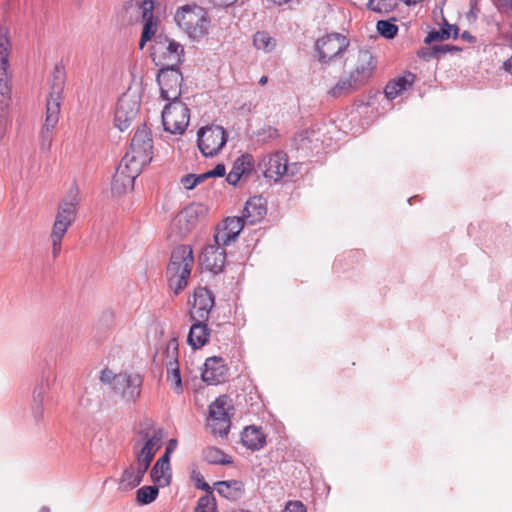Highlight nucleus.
<instances>
[{"instance_id": "1", "label": "nucleus", "mask_w": 512, "mask_h": 512, "mask_svg": "<svg viewBox=\"0 0 512 512\" xmlns=\"http://www.w3.org/2000/svg\"><path fill=\"white\" fill-rule=\"evenodd\" d=\"M138 433L143 445L138 449L137 444H135V460L124 469L119 480L120 487L127 490H132L140 485L154 456L162 445L163 430L154 428V422L151 419H145L140 424Z\"/></svg>"}, {"instance_id": "2", "label": "nucleus", "mask_w": 512, "mask_h": 512, "mask_svg": "<svg viewBox=\"0 0 512 512\" xmlns=\"http://www.w3.org/2000/svg\"><path fill=\"white\" fill-rule=\"evenodd\" d=\"M65 86V73L61 66L56 65L50 80V92L46 102V117L41 136V150L48 151L52 142V130L59 121L60 105Z\"/></svg>"}, {"instance_id": "3", "label": "nucleus", "mask_w": 512, "mask_h": 512, "mask_svg": "<svg viewBox=\"0 0 512 512\" xmlns=\"http://www.w3.org/2000/svg\"><path fill=\"white\" fill-rule=\"evenodd\" d=\"M80 200L79 189L72 187L58 204L55 221L50 234L53 258H57L61 252L62 239L76 219Z\"/></svg>"}, {"instance_id": "4", "label": "nucleus", "mask_w": 512, "mask_h": 512, "mask_svg": "<svg viewBox=\"0 0 512 512\" xmlns=\"http://www.w3.org/2000/svg\"><path fill=\"white\" fill-rule=\"evenodd\" d=\"M100 380L127 403H135L141 395L143 376L139 373L122 371L116 374L105 368L101 371Z\"/></svg>"}, {"instance_id": "5", "label": "nucleus", "mask_w": 512, "mask_h": 512, "mask_svg": "<svg viewBox=\"0 0 512 512\" xmlns=\"http://www.w3.org/2000/svg\"><path fill=\"white\" fill-rule=\"evenodd\" d=\"M193 263L194 257L191 246L179 245L173 249L166 275L168 285L175 294L186 287Z\"/></svg>"}, {"instance_id": "6", "label": "nucleus", "mask_w": 512, "mask_h": 512, "mask_svg": "<svg viewBox=\"0 0 512 512\" xmlns=\"http://www.w3.org/2000/svg\"><path fill=\"white\" fill-rule=\"evenodd\" d=\"M184 47L176 40L159 33L151 46V58L161 68L179 67L184 62Z\"/></svg>"}, {"instance_id": "7", "label": "nucleus", "mask_w": 512, "mask_h": 512, "mask_svg": "<svg viewBox=\"0 0 512 512\" xmlns=\"http://www.w3.org/2000/svg\"><path fill=\"white\" fill-rule=\"evenodd\" d=\"M174 18L177 25L193 40H198L208 33L209 20L204 9L199 6H182Z\"/></svg>"}, {"instance_id": "8", "label": "nucleus", "mask_w": 512, "mask_h": 512, "mask_svg": "<svg viewBox=\"0 0 512 512\" xmlns=\"http://www.w3.org/2000/svg\"><path fill=\"white\" fill-rule=\"evenodd\" d=\"M152 149H153V140L151 136V132L145 126H139L134 133V136L131 140L130 149L124 155V159L126 162L133 163L132 171L136 173L138 169H143V167L149 164L152 160Z\"/></svg>"}, {"instance_id": "9", "label": "nucleus", "mask_w": 512, "mask_h": 512, "mask_svg": "<svg viewBox=\"0 0 512 512\" xmlns=\"http://www.w3.org/2000/svg\"><path fill=\"white\" fill-rule=\"evenodd\" d=\"M190 110L181 100H172L162 111L164 129L172 134H183L189 124Z\"/></svg>"}, {"instance_id": "10", "label": "nucleus", "mask_w": 512, "mask_h": 512, "mask_svg": "<svg viewBox=\"0 0 512 512\" xmlns=\"http://www.w3.org/2000/svg\"><path fill=\"white\" fill-rule=\"evenodd\" d=\"M228 139V134L222 126L210 125L202 127L197 132V144L205 157L217 155Z\"/></svg>"}, {"instance_id": "11", "label": "nucleus", "mask_w": 512, "mask_h": 512, "mask_svg": "<svg viewBox=\"0 0 512 512\" xmlns=\"http://www.w3.org/2000/svg\"><path fill=\"white\" fill-rule=\"evenodd\" d=\"M347 61L352 66L349 73L361 86L370 79L377 67V62L369 50H357L350 53Z\"/></svg>"}, {"instance_id": "12", "label": "nucleus", "mask_w": 512, "mask_h": 512, "mask_svg": "<svg viewBox=\"0 0 512 512\" xmlns=\"http://www.w3.org/2000/svg\"><path fill=\"white\" fill-rule=\"evenodd\" d=\"M259 167L263 168V174L266 178L274 181H278L285 176H294L297 168L296 164L288 165L287 155L283 152L264 156L259 163Z\"/></svg>"}, {"instance_id": "13", "label": "nucleus", "mask_w": 512, "mask_h": 512, "mask_svg": "<svg viewBox=\"0 0 512 512\" xmlns=\"http://www.w3.org/2000/svg\"><path fill=\"white\" fill-rule=\"evenodd\" d=\"M157 82L160 87L161 97L164 100H178L182 91V73L179 67L160 68L157 74Z\"/></svg>"}, {"instance_id": "14", "label": "nucleus", "mask_w": 512, "mask_h": 512, "mask_svg": "<svg viewBox=\"0 0 512 512\" xmlns=\"http://www.w3.org/2000/svg\"><path fill=\"white\" fill-rule=\"evenodd\" d=\"M348 45V39L338 33L329 34L318 39L316 42V51L318 52L319 60L322 63L333 60L345 51Z\"/></svg>"}, {"instance_id": "15", "label": "nucleus", "mask_w": 512, "mask_h": 512, "mask_svg": "<svg viewBox=\"0 0 512 512\" xmlns=\"http://www.w3.org/2000/svg\"><path fill=\"white\" fill-rule=\"evenodd\" d=\"M139 10L142 17L143 27L140 37L139 46L143 49L145 44L152 39L155 40L159 27V18L154 15V2L153 0H142L139 3Z\"/></svg>"}, {"instance_id": "16", "label": "nucleus", "mask_w": 512, "mask_h": 512, "mask_svg": "<svg viewBox=\"0 0 512 512\" xmlns=\"http://www.w3.org/2000/svg\"><path fill=\"white\" fill-rule=\"evenodd\" d=\"M133 163L126 162L124 158L120 161L111 183V190L114 195L120 196L128 190L133 189L134 181L141 173L138 169L136 173L132 171Z\"/></svg>"}, {"instance_id": "17", "label": "nucleus", "mask_w": 512, "mask_h": 512, "mask_svg": "<svg viewBox=\"0 0 512 512\" xmlns=\"http://www.w3.org/2000/svg\"><path fill=\"white\" fill-rule=\"evenodd\" d=\"M206 213L203 204L194 203L181 210L173 219L172 225L177 228L180 236H185L198 223L200 217Z\"/></svg>"}, {"instance_id": "18", "label": "nucleus", "mask_w": 512, "mask_h": 512, "mask_svg": "<svg viewBox=\"0 0 512 512\" xmlns=\"http://www.w3.org/2000/svg\"><path fill=\"white\" fill-rule=\"evenodd\" d=\"M231 406L227 396H220L209 407V414L215 424L212 426L214 434L226 435L230 427L229 410Z\"/></svg>"}, {"instance_id": "19", "label": "nucleus", "mask_w": 512, "mask_h": 512, "mask_svg": "<svg viewBox=\"0 0 512 512\" xmlns=\"http://www.w3.org/2000/svg\"><path fill=\"white\" fill-rule=\"evenodd\" d=\"M214 306V296L206 287L194 291L193 308L190 311L191 321H207Z\"/></svg>"}, {"instance_id": "20", "label": "nucleus", "mask_w": 512, "mask_h": 512, "mask_svg": "<svg viewBox=\"0 0 512 512\" xmlns=\"http://www.w3.org/2000/svg\"><path fill=\"white\" fill-rule=\"evenodd\" d=\"M139 107L140 104L136 100H133L126 95L122 96L118 100L115 110V126L120 131L127 130L131 126L132 121L137 116Z\"/></svg>"}, {"instance_id": "21", "label": "nucleus", "mask_w": 512, "mask_h": 512, "mask_svg": "<svg viewBox=\"0 0 512 512\" xmlns=\"http://www.w3.org/2000/svg\"><path fill=\"white\" fill-rule=\"evenodd\" d=\"M199 261L202 267L214 274H218L223 271L225 266L226 251L219 245L207 244L199 256Z\"/></svg>"}, {"instance_id": "22", "label": "nucleus", "mask_w": 512, "mask_h": 512, "mask_svg": "<svg viewBox=\"0 0 512 512\" xmlns=\"http://www.w3.org/2000/svg\"><path fill=\"white\" fill-rule=\"evenodd\" d=\"M227 367L222 357L212 356L206 359L202 371V380L209 385H217L224 381Z\"/></svg>"}, {"instance_id": "23", "label": "nucleus", "mask_w": 512, "mask_h": 512, "mask_svg": "<svg viewBox=\"0 0 512 512\" xmlns=\"http://www.w3.org/2000/svg\"><path fill=\"white\" fill-rule=\"evenodd\" d=\"M266 213V200L261 196H253L247 200L242 217L247 224L254 225L260 222Z\"/></svg>"}, {"instance_id": "24", "label": "nucleus", "mask_w": 512, "mask_h": 512, "mask_svg": "<svg viewBox=\"0 0 512 512\" xmlns=\"http://www.w3.org/2000/svg\"><path fill=\"white\" fill-rule=\"evenodd\" d=\"M415 78L416 77L413 73L408 72L404 76L389 81L384 89V94L386 98L389 100H393L396 97H398L402 92L412 87Z\"/></svg>"}, {"instance_id": "25", "label": "nucleus", "mask_w": 512, "mask_h": 512, "mask_svg": "<svg viewBox=\"0 0 512 512\" xmlns=\"http://www.w3.org/2000/svg\"><path fill=\"white\" fill-rule=\"evenodd\" d=\"M205 322L193 321L187 337L188 344L193 349L201 348L208 342L210 330Z\"/></svg>"}, {"instance_id": "26", "label": "nucleus", "mask_w": 512, "mask_h": 512, "mask_svg": "<svg viewBox=\"0 0 512 512\" xmlns=\"http://www.w3.org/2000/svg\"><path fill=\"white\" fill-rule=\"evenodd\" d=\"M252 169V156L248 154L242 155L235 160L231 171L226 177V181L231 185H236L239 182L241 176L250 174Z\"/></svg>"}, {"instance_id": "27", "label": "nucleus", "mask_w": 512, "mask_h": 512, "mask_svg": "<svg viewBox=\"0 0 512 512\" xmlns=\"http://www.w3.org/2000/svg\"><path fill=\"white\" fill-rule=\"evenodd\" d=\"M214 485L220 496L231 501L240 499L244 494V484L239 480L218 481Z\"/></svg>"}, {"instance_id": "28", "label": "nucleus", "mask_w": 512, "mask_h": 512, "mask_svg": "<svg viewBox=\"0 0 512 512\" xmlns=\"http://www.w3.org/2000/svg\"><path fill=\"white\" fill-rule=\"evenodd\" d=\"M241 441L248 449L257 451L264 446L266 439L261 429L256 426H248L241 434Z\"/></svg>"}, {"instance_id": "29", "label": "nucleus", "mask_w": 512, "mask_h": 512, "mask_svg": "<svg viewBox=\"0 0 512 512\" xmlns=\"http://www.w3.org/2000/svg\"><path fill=\"white\" fill-rule=\"evenodd\" d=\"M9 69H0V117L5 118L11 102V81Z\"/></svg>"}, {"instance_id": "30", "label": "nucleus", "mask_w": 512, "mask_h": 512, "mask_svg": "<svg viewBox=\"0 0 512 512\" xmlns=\"http://www.w3.org/2000/svg\"><path fill=\"white\" fill-rule=\"evenodd\" d=\"M459 36V28L457 25L449 24L446 20H444V24L440 30H432L426 36L424 43L427 45L432 44L433 42H440L444 40H448L450 38L457 39Z\"/></svg>"}, {"instance_id": "31", "label": "nucleus", "mask_w": 512, "mask_h": 512, "mask_svg": "<svg viewBox=\"0 0 512 512\" xmlns=\"http://www.w3.org/2000/svg\"><path fill=\"white\" fill-rule=\"evenodd\" d=\"M48 378H42L41 381L35 386L33 391V414L36 419L43 416V402L47 391L49 390Z\"/></svg>"}, {"instance_id": "32", "label": "nucleus", "mask_w": 512, "mask_h": 512, "mask_svg": "<svg viewBox=\"0 0 512 512\" xmlns=\"http://www.w3.org/2000/svg\"><path fill=\"white\" fill-rule=\"evenodd\" d=\"M150 478L151 481L159 487L169 486L172 478L171 467H165V465L155 462L150 470Z\"/></svg>"}, {"instance_id": "33", "label": "nucleus", "mask_w": 512, "mask_h": 512, "mask_svg": "<svg viewBox=\"0 0 512 512\" xmlns=\"http://www.w3.org/2000/svg\"><path fill=\"white\" fill-rule=\"evenodd\" d=\"M10 36L9 29L6 26L0 27V69H9V55H10Z\"/></svg>"}, {"instance_id": "34", "label": "nucleus", "mask_w": 512, "mask_h": 512, "mask_svg": "<svg viewBox=\"0 0 512 512\" xmlns=\"http://www.w3.org/2000/svg\"><path fill=\"white\" fill-rule=\"evenodd\" d=\"M360 87L361 85L349 75L345 79H340L336 85L330 89L329 94L332 97L337 98L346 95Z\"/></svg>"}, {"instance_id": "35", "label": "nucleus", "mask_w": 512, "mask_h": 512, "mask_svg": "<svg viewBox=\"0 0 512 512\" xmlns=\"http://www.w3.org/2000/svg\"><path fill=\"white\" fill-rule=\"evenodd\" d=\"M163 357V365H165L166 368L179 366V344L177 338H172L168 341L163 351Z\"/></svg>"}, {"instance_id": "36", "label": "nucleus", "mask_w": 512, "mask_h": 512, "mask_svg": "<svg viewBox=\"0 0 512 512\" xmlns=\"http://www.w3.org/2000/svg\"><path fill=\"white\" fill-rule=\"evenodd\" d=\"M203 459L210 464L227 465L231 464V458L222 450L216 447H207L203 450Z\"/></svg>"}, {"instance_id": "37", "label": "nucleus", "mask_w": 512, "mask_h": 512, "mask_svg": "<svg viewBox=\"0 0 512 512\" xmlns=\"http://www.w3.org/2000/svg\"><path fill=\"white\" fill-rule=\"evenodd\" d=\"M253 45L256 49L269 53L275 49L276 40L266 31H257L253 36Z\"/></svg>"}, {"instance_id": "38", "label": "nucleus", "mask_w": 512, "mask_h": 512, "mask_svg": "<svg viewBox=\"0 0 512 512\" xmlns=\"http://www.w3.org/2000/svg\"><path fill=\"white\" fill-rule=\"evenodd\" d=\"M159 494V486L150 485L143 486L137 490V501L141 504L147 505L153 502Z\"/></svg>"}, {"instance_id": "39", "label": "nucleus", "mask_w": 512, "mask_h": 512, "mask_svg": "<svg viewBox=\"0 0 512 512\" xmlns=\"http://www.w3.org/2000/svg\"><path fill=\"white\" fill-rule=\"evenodd\" d=\"M245 224L247 223L245 222L243 217H232L227 218L224 221L223 228L227 230L228 233L232 235V237H235L237 239Z\"/></svg>"}, {"instance_id": "40", "label": "nucleus", "mask_w": 512, "mask_h": 512, "mask_svg": "<svg viewBox=\"0 0 512 512\" xmlns=\"http://www.w3.org/2000/svg\"><path fill=\"white\" fill-rule=\"evenodd\" d=\"M376 27L378 33L387 39H393L398 32L397 25L389 20H379Z\"/></svg>"}, {"instance_id": "41", "label": "nucleus", "mask_w": 512, "mask_h": 512, "mask_svg": "<svg viewBox=\"0 0 512 512\" xmlns=\"http://www.w3.org/2000/svg\"><path fill=\"white\" fill-rule=\"evenodd\" d=\"M195 512H217L213 493L205 494L198 500Z\"/></svg>"}, {"instance_id": "42", "label": "nucleus", "mask_w": 512, "mask_h": 512, "mask_svg": "<svg viewBox=\"0 0 512 512\" xmlns=\"http://www.w3.org/2000/svg\"><path fill=\"white\" fill-rule=\"evenodd\" d=\"M236 238L232 237L230 233L224 228L218 229L214 235V243L211 245H219L225 249V246L229 245L231 242L235 241Z\"/></svg>"}, {"instance_id": "43", "label": "nucleus", "mask_w": 512, "mask_h": 512, "mask_svg": "<svg viewBox=\"0 0 512 512\" xmlns=\"http://www.w3.org/2000/svg\"><path fill=\"white\" fill-rule=\"evenodd\" d=\"M168 372V381L171 382V386L173 389L179 393L182 389V381L180 375L179 366L167 368Z\"/></svg>"}, {"instance_id": "44", "label": "nucleus", "mask_w": 512, "mask_h": 512, "mask_svg": "<svg viewBox=\"0 0 512 512\" xmlns=\"http://www.w3.org/2000/svg\"><path fill=\"white\" fill-rule=\"evenodd\" d=\"M393 0H369L368 8L374 12H388Z\"/></svg>"}, {"instance_id": "45", "label": "nucleus", "mask_w": 512, "mask_h": 512, "mask_svg": "<svg viewBox=\"0 0 512 512\" xmlns=\"http://www.w3.org/2000/svg\"><path fill=\"white\" fill-rule=\"evenodd\" d=\"M257 135L263 141H267V140L276 138L278 136V131H277V129H275V128L271 127V126H267V127H264L262 129H260L258 131Z\"/></svg>"}, {"instance_id": "46", "label": "nucleus", "mask_w": 512, "mask_h": 512, "mask_svg": "<svg viewBox=\"0 0 512 512\" xmlns=\"http://www.w3.org/2000/svg\"><path fill=\"white\" fill-rule=\"evenodd\" d=\"M461 50L462 49L460 47L450 44L435 45V52H437L438 56L447 53H457L460 52Z\"/></svg>"}, {"instance_id": "47", "label": "nucleus", "mask_w": 512, "mask_h": 512, "mask_svg": "<svg viewBox=\"0 0 512 512\" xmlns=\"http://www.w3.org/2000/svg\"><path fill=\"white\" fill-rule=\"evenodd\" d=\"M193 479L195 480L196 487L206 492V494L213 493L210 485L205 482L203 476L200 473H193Z\"/></svg>"}, {"instance_id": "48", "label": "nucleus", "mask_w": 512, "mask_h": 512, "mask_svg": "<svg viewBox=\"0 0 512 512\" xmlns=\"http://www.w3.org/2000/svg\"><path fill=\"white\" fill-rule=\"evenodd\" d=\"M282 512H306V507L300 501H289Z\"/></svg>"}, {"instance_id": "49", "label": "nucleus", "mask_w": 512, "mask_h": 512, "mask_svg": "<svg viewBox=\"0 0 512 512\" xmlns=\"http://www.w3.org/2000/svg\"><path fill=\"white\" fill-rule=\"evenodd\" d=\"M418 56L423 60H430L438 56L437 52H435V45L430 48H422L418 51Z\"/></svg>"}, {"instance_id": "50", "label": "nucleus", "mask_w": 512, "mask_h": 512, "mask_svg": "<svg viewBox=\"0 0 512 512\" xmlns=\"http://www.w3.org/2000/svg\"><path fill=\"white\" fill-rule=\"evenodd\" d=\"M225 171H226L225 165L222 164V163H219L212 170L207 171L206 175H208L209 178H211V177H222V176L225 175Z\"/></svg>"}, {"instance_id": "51", "label": "nucleus", "mask_w": 512, "mask_h": 512, "mask_svg": "<svg viewBox=\"0 0 512 512\" xmlns=\"http://www.w3.org/2000/svg\"><path fill=\"white\" fill-rule=\"evenodd\" d=\"M181 183L184 186V188L187 190H192L193 188L196 187V184L193 181V174H187V175L183 176L181 179Z\"/></svg>"}, {"instance_id": "52", "label": "nucleus", "mask_w": 512, "mask_h": 512, "mask_svg": "<svg viewBox=\"0 0 512 512\" xmlns=\"http://www.w3.org/2000/svg\"><path fill=\"white\" fill-rule=\"evenodd\" d=\"M170 457H171V453H168L167 451H165V453L156 461V463L165 465V467L166 466L171 467L170 466Z\"/></svg>"}, {"instance_id": "53", "label": "nucleus", "mask_w": 512, "mask_h": 512, "mask_svg": "<svg viewBox=\"0 0 512 512\" xmlns=\"http://www.w3.org/2000/svg\"><path fill=\"white\" fill-rule=\"evenodd\" d=\"M215 6L228 7L234 4L237 0H210Z\"/></svg>"}, {"instance_id": "54", "label": "nucleus", "mask_w": 512, "mask_h": 512, "mask_svg": "<svg viewBox=\"0 0 512 512\" xmlns=\"http://www.w3.org/2000/svg\"><path fill=\"white\" fill-rule=\"evenodd\" d=\"M209 176L206 175V172L205 173H202V174H193V181L195 182L196 186L202 182H204L206 179H208Z\"/></svg>"}, {"instance_id": "55", "label": "nucleus", "mask_w": 512, "mask_h": 512, "mask_svg": "<svg viewBox=\"0 0 512 512\" xmlns=\"http://www.w3.org/2000/svg\"><path fill=\"white\" fill-rule=\"evenodd\" d=\"M177 448V440L176 439H170L167 443L166 450L168 453H173L175 449Z\"/></svg>"}, {"instance_id": "56", "label": "nucleus", "mask_w": 512, "mask_h": 512, "mask_svg": "<svg viewBox=\"0 0 512 512\" xmlns=\"http://www.w3.org/2000/svg\"><path fill=\"white\" fill-rule=\"evenodd\" d=\"M503 68L505 71L512 74V56L503 63Z\"/></svg>"}, {"instance_id": "57", "label": "nucleus", "mask_w": 512, "mask_h": 512, "mask_svg": "<svg viewBox=\"0 0 512 512\" xmlns=\"http://www.w3.org/2000/svg\"><path fill=\"white\" fill-rule=\"evenodd\" d=\"M461 38L463 40H466V41H469V42H473L475 40V37L473 35H471L470 32L468 31H464L462 34H461Z\"/></svg>"}, {"instance_id": "58", "label": "nucleus", "mask_w": 512, "mask_h": 512, "mask_svg": "<svg viewBox=\"0 0 512 512\" xmlns=\"http://www.w3.org/2000/svg\"><path fill=\"white\" fill-rule=\"evenodd\" d=\"M499 5L502 8H512V0H499Z\"/></svg>"}, {"instance_id": "59", "label": "nucleus", "mask_w": 512, "mask_h": 512, "mask_svg": "<svg viewBox=\"0 0 512 512\" xmlns=\"http://www.w3.org/2000/svg\"><path fill=\"white\" fill-rule=\"evenodd\" d=\"M80 404L81 406L85 407V408H88L90 406V400L87 396H82L81 400H80Z\"/></svg>"}, {"instance_id": "60", "label": "nucleus", "mask_w": 512, "mask_h": 512, "mask_svg": "<svg viewBox=\"0 0 512 512\" xmlns=\"http://www.w3.org/2000/svg\"><path fill=\"white\" fill-rule=\"evenodd\" d=\"M268 82V77L267 76H262L260 79H259V84L260 85H265L266 83Z\"/></svg>"}, {"instance_id": "61", "label": "nucleus", "mask_w": 512, "mask_h": 512, "mask_svg": "<svg viewBox=\"0 0 512 512\" xmlns=\"http://www.w3.org/2000/svg\"><path fill=\"white\" fill-rule=\"evenodd\" d=\"M40 512H50V510L46 507H43Z\"/></svg>"}]
</instances>
